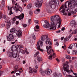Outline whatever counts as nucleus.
I'll return each instance as SVG.
<instances>
[{
  "label": "nucleus",
  "mask_w": 77,
  "mask_h": 77,
  "mask_svg": "<svg viewBox=\"0 0 77 77\" xmlns=\"http://www.w3.org/2000/svg\"><path fill=\"white\" fill-rule=\"evenodd\" d=\"M37 61L35 60H34L35 63H37V62H41V61H42V58L41 57H38L37 58Z\"/></svg>",
  "instance_id": "15"
},
{
  "label": "nucleus",
  "mask_w": 77,
  "mask_h": 77,
  "mask_svg": "<svg viewBox=\"0 0 77 77\" xmlns=\"http://www.w3.org/2000/svg\"><path fill=\"white\" fill-rule=\"evenodd\" d=\"M72 46H73V45L72 44H71L70 46L68 48H70V49H72Z\"/></svg>",
  "instance_id": "34"
},
{
  "label": "nucleus",
  "mask_w": 77,
  "mask_h": 77,
  "mask_svg": "<svg viewBox=\"0 0 77 77\" xmlns=\"http://www.w3.org/2000/svg\"><path fill=\"white\" fill-rule=\"evenodd\" d=\"M2 16H3V15L2 14V12L0 11V18H2Z\"/></svg>",
  "instance_id": "43"
},
{
  "label": "nucleus",
  "mask_w": 77,
  "mask_h": 77,
  "mask_svg": "<svg viewBox=\"0 0 77 77\" xmlns=\"http://www.w3.org/2000/svg\"><path fill=\"white\" fill-rule=\"evenodd\" d=\"M48 59H49L50 60H52V56L51 55V56H49L48 57Z\"/></svg>",
  "instance_id": "40"
},
{
  "label": "nucleus",
  "mask_w": 77,
  "mask_h": 77,
  "mask_svg": "<svg viewBox=\"0 0 77 77\" xmlns=\"http://www.w3.org/2000/svg\"><path fill=\"white\" fill-rule=\"evenodd\" d=\"M40 12V9H39L38 8L35 11H34V13L35 14H38Z\"/></svg>",
  "instance_id": "22"
},
{
  "label": "nucleus",
  "mask_w": 77,
  "mask_h": 77,
  "mask_svg": "<svg viewBox=\"0 0 77 77\" xmlns=\"http://www.w3.org/2000/svg\"><path fill=\"white\" fill-rule=\"evenodd\" d=\"M70 25L72 27H75L76 24L75 20H73L70 22Z\"/></svg>",
  "instance_id": "14"
},
{
  "label": "nucleus",
  "mask_w": 77,
  "mask_h": 77,
  "mask_svg": "<svg viewBox=\"0 0 77 77\" xmlns=\"http://www.w3.org/2000/svg\"><path fill=\"white\" fill-rule=\"evenodd\" d=\"M25 51L26 52V54H29V52L27 51V49H25Z\"/></svg>",
  "instance_id": "50"
},
{
  "label": "nucleus",
  "mask_w": 77,
  "mask_h": 77,
  "mask_svg": "<svg viewBox=\"0 0 77 77\" xmlns=\"http://www.w3.org/2000/svg\"><path fill=\"white\" fill-rule=\"evenodd\" d=\"M24 17V14H22L19 16H16L15 17L16 18H18L20 20H22V19Z\"/></svg>",
  "instance_id": "12"
},
{
  "label": "nucleus",
  "mask_w": 77,
  "mask_h": 77,
  "mask_svg": "<svg viewBox=\"0 0 77 77\" xmlns=\"http://www.w3.org/2000/svg\"><path fill=\"white\" fill-rule=\"evenodd\" d=\"M16 74L17 75H20V74L18 73H16Z\"/></svg>",
  "instance_id": "61"
},
{
  "label": "nucleus",
  "mask_w": 77,
  "mask_h": 77,
  "mask_svg": "<svg viewBox=\"0 0 77 77\" xmlns=\"http://www.w3.org/2000/svg\"><path fill=\"white\" fill-rule=\"evenodd\" d=\"M4 18L6 20H9V18L7 16H6V15H4Z\"/></svg>",
  "instance_id": "33"
},
{
  "label": "nucleus",
  "mask_w": 77,
  "mask_h": 77,
  "mask_svg": "<svg viewBox=\"0 0 77 77\" xmlns=\"http://www.w3.org/2000/svg\"><path fill=\"white\" fill-rule=\"evenodd\" d=\"M50 20L51 26H50V30H55L57 24H58V27H60L62 20L59 15H56L52 16L51 17Z\"/></svg>",
  "instance_id": "1"
},
{
  "label": "nucleus",
  "mask_w": 77,
  "mask_h": 77,
  "mask_svg": "<svg viewBox=\"0 0 77 77\" xmlns=\"http://www.w3.org/2000/svg\"><path fill=\"white\" fill-rule=\"evenodd\" d=\"M51 48V46H50L49 47L48 46H46V49L47 50V53L48 54L51 55L52 54H53V53H54V51H53V50H50L49 52H48V51Z\"/></svg>",
  "instance_id": "7"
},
{
  "label": "nucleus",
  "mask_w": 77,
  "mask_h": 77,
  "mask_svg": "<svg viewBox=\"0 0 77 77\" xmlns=\"http://www.w3.org/2000/svg\"><path fill=\"white\" fill-rule=\"evenodd\" d=\"M69 39V37H66V38H64V42H66V41H68Z\"/></svg>",
  "instance_id": "27"
},
{
  "label": "nucleus",
  "mask_w": 77,
  "mask_h": 77,
  "mask_svg": "<svg viewBox=\"0 0 77 77\" xmlns=\"http://www.w3.org/2000/svg\"><path fill=\"white\" fill-rule=\"evenodd\" d=\"M66 77H74V76L66 75Z\"/></svg>",
  "instance_id": "42"
},
{
  "label": "nucleus",
  "mask_w": 77,
  "mask_h": 77,
  "mask_svg": "<svg viewBox=\"0 0 77 77\" xmlns=\"http://www.w3.org/2000/svg\"><path fill=\"white\" fill-rule=\"evenodd\" d=\"M31 22V19H29L28 20V23L29 24H30V22Z\"/></svg>",
  "instance_id": "54"
},
{
  "label": "nucleus",
  "mask_w": 77,
  "mask_h": 77,
  "mask_svg": "<svg viewBox=\"0 0 77 77\" xmlns=\"http://www.w3.org/2000/svg\"><path fill=\"white\" fill-rule=\"evenodd\" d=\"M67 53H68V54H69L70 53V51H69V49H67Z\"/></svg>",
  "instance_id": "56"
},
{
  "label": "nucleus",
  "mask_w": 77,
  "mask_h": 77,
  "mask_svg": "<svg viewBox=\"0 0 77 77\" xmlns=\"http://www.w3.org/2000/svg\"><path fill=\"white\" fill-rule=\"evenodd\" d=\"M5 26V25L4 24H3L1 25V27H4Z\"/></svg>",
  "instance_id": "53"
},
{
  "label": "nucleus",
  "mask_w": 77,
  "mask_h": 77,
  "mask_svg": "<svg viewBox=\"0 0 77 77\" xmlns=\"http://www.w3.org/2000/svg\"><path fill=\"white\" fill-rule=\"evenodd\" d=\"M57 73H55L53 74V76H54V77H57Z\"/></svg>",
  "instance_id": "41"
},
{
  "label": "nucleus",
  "mask_w": 77,
  "mask_h": 77,
  "mask_svg": "<svg viewBox=\"0 0 77 77\" xmlns=\"http://www.w3.org/2000/svg\"><path fill=\"white\" fill-rule=\"evenodd\" d=\"M7 55L9 57H13V53L12 52L8 53H7Z\"/></svg>",
  "instance_id": "24"
},
{
  "label": "nucleus",
  "mask_w": 77,
  "mask_h": 77,
  "mask_svg": "<svg viewBox=\"0 0 77 77\" xmlns=\"http://www.w3.org/2000/svg\"><path fill=\"white\" fill-rule=\"evenodd\" d=\"M35 28H36L37 29H39V26L38 25H37L35 26Z\"/></svg>",
  "instance_id": "49"
},
{
  "label": "nucleus",
  "mask_w": 77,
  "mask_h": 77,
  "mask_svg": "<svg viewBox=\"0 0 77 77\" xmlns=\"http://www.w3.org/2000/svg\"><path fill=\"white\" fill-rule=\"evenodd\" d=\"M56 54L53 53L52 54L53 57V58H55V57H56Z\"/></svg>",
  "instance_id": "37"
},
{
  "label": "nucleus",
  "mask_w": 77,
  "mask_h": 77,
  "mask_svg": "<svg viewBox=\"0 0 77 77\" xmlns=\"http://www.w3.org/2000/svg\"><path fill=\"white\" fill-rule=\"evenodd\" d=\"M29 73H31V74L33 73V71H32V68L31 67H29Z\"/></svg>",
  "instance_id": "31"
},
{
  "label": "nucleus",
  "mask_w": 77,
  "mask_h": 77,
  "mask_svg": "<svg viewBox=\"0 0 77 77\" xmlns=\"http://www.w3.org/2000/svg\"><path fill=\"white\" fill-rule=\"evenodd\" d=\"M17 3H16L15 4V7L14 8V9L15 10V11H22V8L19 5H17Z\"/></svg>",
  "instance_id": "8"
},
{
  "label": "nucleus",
  "mask_w": 77,
  "mask_h": 77,
  "mask_svg": "<svg viewBox=\"0 0 77 77\" xmlns=\"http://www.w3.org/2000/svg\"><path fill=\"white\" fill-rule=\"evenodd\" d=\"M29 14L30 15H33V13L32 12V11H30L29 12Z\"/></svg>",
  "instance_id": "36"
},
{
  "label": "nucleus",
  "mask_w": 77,
  "mask_h": 77,
  "mask_svg": "<svg viewBox=\"0 0 77 77\" xmlns=\"http://www.w3.org/2000/svg\"><path fill=\"white\" fill-rule=\"evenodd\" d=\"M73 5H74V6H76L77 7V3H76L75 2H74L73 3ZM75 11H76L77 12V8H75Z\"/></svg>",
  "instance_id": "25"
},
{
  "label": "nucleus",
  "mask_w": 77,
  "mask_h": 77,
  "mask_svg": "<svg viewBox=\"0 0 77 77\" xmlns=\"http://www.w3.org/2000/svg\"><path fill=\"white\" fill-rule=\"evenodd\" d=\"M31 7H32V4H30L28 5L27 8V9H29L31 8Z\"/></svg>",
  "instance_id": "28"
},
{
  "label": "nucleus",
  "mask_w": 77,
  "mask_h": 77,
  "mask_svg": "<svg viewBox=\"0 0 77 77\" xmlns=\"http://www.w3.org/2000/svg\"><path fill=\"white\" fill-rule=\"evenodd\" d=\"M33 71L34 72H35V73H37V70H36V69H33Z\"/></svg>",
  "instance_id": "39"
},
{
  "label": "nucleus",
  "mask_w": 77,
  "mask_h": 77,
  "mask_svg": "<svg viewBox=\"0 0 77 77\" xmlns=\"http://www.w3.org/2000/svg\"><path fill=\"white\" fill-rule=\"evenodd\" d=\"M58 77H62V73H59L58 75Z\"/></svg>",
  "instance_id": "48"
},
{
  "label": "nucleus",
  "mask_w": 77,
  "mask_h": 77,
  "mask_svg": "<svg viewBox=\"0 0 77 77\" xmlns=\"http://www.w3.org/2000/svg\"><path fill=\"white\" fill-rule=\"evenodd\" d=\"M16 20V19H15V18L14 17L13 19V21H15Z\"/></svg>",
  "instance_id": "60"
},
{
  "label": "nucleus",
  "mask_w": 77,
  "mask_h": 77,
  "mask_svg": "<svg viewBox=\"0 0 77 77\" xmlns=\"http://www.w3.org/2000/svg\"><path fill=\"white\" fill-rule=\"evenodd\" d=\"M57 0H53V1H51L49 3V5L50 6L52 9H55L56 8V5L57 4Z\"/></svg>",
  "instance_id": "4"
},
{
  "label": "nucleus",
  "mask_w": 77,
  "mask_h": 77,
  "mask_svg": "<svg viewBox=\"0 0 77 77\" xmlns=\"http://www.w3.org/2000/svg\"><path fill=\"white\" fill-rule=\"evenodd\" d=\"M56 45H57V46H59V43L57 42L56 43Z\"/></svg>",
  "instance_id": "63"
},
{
  "label": "nucleus",
  "mask_w": 77,
  "mask_h": 77,
  "mask_svg": "<svg viewBox=\"0 0 77 77\" xmlns=\"http://www.w3.org/2000/svg\"><path fill=\"white\" fill-rule=\"evenodd\" d=\"M63 68L64 71H66L68 74H70V71L69 70V66L67 64H64L63 65Z\"/></svg>",
  "instance_id": "6"
},
{
  "label": "nucleus",
  "mask_w": 77,
  "mask_h": 77,
  "mask_svg": "<svg viewBox=\"0 0 77 77\" xmlns=\"http://www.w3.org/2000/svg\"><path fill=\"white\" fill-rule=\"evenodd\" d=\"M18 23H19V22H18V21H16V24H18Z\"/></svg>",
  "instance_id": "64"
},
{
  "label": "nucleus",
  "mask_w": 77,
  "mask_h": 77,
  "mask_svg": "<svg viewBox=\"0 0 77 77\" xmlns=\"http://www.w3.org/2000/svg\"><path fill=\"white\" fill-rule=\"evenodd\" d=\"M42 45H43V42L42 41L39 40V42H37V48L39 51H40L41 52H43L44 51L43 49L41 48L42 47Z\"/></svg>",
  "instance_id": "3"
},
{
  "label": "nucleus",
  "mask_w": 77,
  "mask_h": 77,
  "mask_svg": "<svg viewBox=\"0 0 77 77\" xmlns=\"http://www.w3.org/2000/svg\"><path fill=\"white\" fill-rule=\"evenodd\" d=\"M17 70H18V69H15L14 70V71H15V72H17V71H18Z\"/></svg>",
  "instance_id": "58"
},
{
  "label": "nucleus",
  "mask_w": 77,
  "mask_h": 77,
  "mask_svg": "<svg viewBox=\"0 0 77 77\" xmlns=\"http://www.w3.org/2000/svg\"><path fill=\"white\" fill-rule=\"evenodd\" d=\"M66 57L67 59H71V57L68 55H66Z\"/></svg>",
  "instance_id": "30"
},
{
  "label": "nucleus",
  "mask_w": 77,
  "mask_h": 77,
  "mask_svg": "<svg viewBox=\"0 0 77 77\" xmlns=\"http://www.w3.org/2000/svg\"><path fill=\"white\" fill-rule=\"evenodd\" d=\"M60 12L62 13H64L65 12V9L63 6H62L60 9Z\"/></svg>",
  "instance_id": "16"
},
{
  "label": "nucleus",
  "mask_w": 77,
  "mask_h": 77,
  "mask_svg": "<svg viewBox=\"0 0 77 77\" xmlns=\"http://www.w3.org/2000/svg\"><path fill=\"white\" fill-rule=\"evenodd\" d=\"M44 21L45 23H46V24H47L46 25H43V26L45 27V28H46L47 29H48V28H49L50 27V24H49V23L48 22H47V21L44 20Z\"/></svg>",
  "instance_id": "9"
},
{
  "label": "nucleus",
  "mask_w": 77,
  "mask_h": 77,
  "mask_svg": "<svg viewBox=\"0 0 77 77\" xmlns=\"http://www.w3.org/2000/svg\"><path fill=\"white\" fill-rule=\"evenodd\" d=\"M11 26V23H7V29L9 28L10 27V26Z\"/></svg>",
  "instance_id": "32"
},
{
  "label": "nucleus",
  "mask_w": 77,
  "mask_h": 77,
  "mask_svg": "<svg viewBox=\"0 0 77 77\" xmlns=\"http://www.w3.org/2000/svg\"><path fill=\"white\" fill-rule=\"evenodd\" d=\"M64 30H65V27H63L61 29V30L63 31Z\"/></svg>",
  "instance_id": "62"
},
{
  "label": "nucleus",
  "mask_w": 77,
  "mask_h": 77,
  "mask_svg": "<svg viewBox=\"0 0 77 77\" xmlns=\"http://www.w3.org/2000/svg\"><path fill=\"white\" fill-rule=\"evenodd\" d=\"M63 15H68V14L66 13H63Z\"/></svg>",
  "instance_id": "57"
},
{
  "label": "nucleus",
  "mask_w": 77,
  "mask_h": 77,
  "mask_svg": "<svg viewBox=\"0 0 77 77\" xmlns=\"http://www.w3.org/2000/svg\"><path fill=\"white\" fill-rule=\"evenodd\" d=\"M15 69H18V68H19V66L16 65V66H15Z\"/></svg>",
  "instance_id": "44"
},
{
  "label": "nucleus",
  "mask_w": 77,
  "mask_h": 77,
  "mask_svg": "<svg viewBox=\"0 0 77 77\" xmlns=\"http://www.w3.org/2000/svg\"><path fill=\"white\" fill-rule=\"evenodd\" d=\"M51 72H52L51 70L49 69V68L45 70V73L47 75H50V74H51Z\"/></svg>",
  "instance_id": "13"
},
{
  "label": "nucleus",
  "mask_w": 77,
  "mask_h": 77,
  "mask_svg": "<svg viewBox=\"0 0 77 77\" xmlns=\"http://www.w3.org/2000/svg\"><path fill=\"white\" fill-rule=\"evenodd\" d=\"M47 12L50 13L51 12V8H49L47 9Z\"/></svg>",
  "instance_id": "29"
},
{
  "label": "nucleus",
  "mask_w": 77,
  "mask_h": 77,
  "mask_svg": "<svg viewBox=\"0 0 77 77\" xmlns=\"http://www.w3.org/2000/svg\"><path fill=\"white\" fill-rule=\"evenodd\" d=\"M35 6L37 8H40L42 5V0H36L35 2Z\"/></svg>",
  "instance_id": "5"
},
{
  "label": "nucleus",
  "mask_w": 77,
  "mask_h": 77,
  "mask_svg": "<svg viewBox=\"0 0 77 77\" xmlns=\"http://www.w3.org/2000/svg\"><path fill=\"white\" fill-rule=\"evenodd\" d=\"M5 22L7 23H10L11 24V22H10V20H9L8 19L6 20L5 21Z\"/></svg>",
  "instance_id": "38"
},
{
  "label": "nucleus",
  "mask_w": 77,
  "mask_h": 77,
  "mask_svg": "<svg viewBox=\"0 0 77 77\" xmlns=\"http://www.w3.org/2000/svg\"><path fill=\"white\" fill-rule=\"evenodd\" d=\"M13 8V7H11L9 6H8V10L9 11H10L9 13L8 14V15H11V14H13V13H12V9Z\"/></svg>",
  "instance_id": "17"
},
{
  "label": "nucleus",
  "mask_w": 77,
  "mask_h": 77,
  "mask_svg": "<svg viewBox=\"0 0 77 77\" xmlns=\"http://www.w3.org/2000/svg\"><path fill=\"white\" fill-rule=\"evenodd\" d=\"M40 72L41 73V74L42 75H45V73L44 72V71L42 68H41L40 69Z\"/></svg>",
  "instance_id": "19"
},
{
  "label": "nucleus",
  "mask_w": 77,
  "mask_h": 77,
  "mask_svg": "<svg viewBox=\"0 0 77 77\" xmlns=\"http://www.w3.org/2000/svg\"><path fill=\"white\" fill-rule=\"evenodd\" d=\"M34 21L35 24H38V22H39V21L38 20H36Z\"/></svg>",
  "instance_id": "46"
},
{
  "label": "nucleus",
  "mask_w": 77,
  "mask_h": 77,
  "mask_svg": "<svg viewBox=\"0 0 77 77\" xmlns=\"http://www.w3.org/2000/svg\"><path fill=\"white\" fill-rule=\"evenodd\" d=\"M13 57L14 58H18L19 57V55L17 53H14L13 54Z\"/></svg>",
  "instance_id": "20"
},
{
  "label": "nucleus",
  "mask_w": 77,
  "mask_h": 77,
  "mask_svg": "<svg viewBox=\"0 0 77 77\" xmlns=\"http://www.w3.org/2000/svg\"><path fill=\"white\" fill-rule=\"evenodd\" d=\"M15 32L16 34L18 37L22 36V32L21 30H19L18 31L17 30H16Z\"/></svg>",
  "instance_id": "10"
},
{
  "label": "nucleus",
  "mask_w": 77,
  "mask_h": 77,
  "mask_svg": "<svg viewBox=\"0 0 77 77\" xmlns=\"http://www.w3.org/2000/svg\"><path fill=\"white\" fill-rule=\"evenodd\" d=\"M70 71L71 72H72L73 73V74H74V75H77V73H74V72H73V71H72V69H70Z\"/></svg>",
  "instance_id": "47"
},
{
  "label": "nucleus",
  "mask_w": 77,
  "mask_h": 77,
  "mask_svg": "<svg viewBox=\"0 0 77 77\" xmlns=\"http://www.w3.org/2000/svg\"><path fill=\"white\" fill-rule=\"evenodd\" d=\"M14 39V35H12L11 34H9L8 37H7V39L8 41H11V39Z\"/></svg>",
  "instance_id": "11"
},
{
  "label": "nucleus",
  "mask_w": 77,
  "mask_h": 77,
  "mask_svg": "<svg viewBox=\"0 0 77 77\" xmlns=\"http://www.w3.org/2000/svg\"><path fill=\"white\" fill-rule=\"evenodd\" d=\"M16 30H16L14 28H12L10 29V32L11 33H16V32L15 31Z\"/></svg>",
  "instance_id": "21"
},
{
  "label": "nucleus",
  "mask_w": 77,
  "mask_h": 77,
  "mask_svg": "<svg viewBox=\"0 0 77 77\" xmlns=\"http://www.w3.org/2000/svg\"><path fill=\"white\" fill-rule=\"evenodd\" d=\"M67 6H68V7H69L72 6V4H71V2H69L67 4H65V8H67Z\"/></svg>",
  "instance_id": "18"
},
{
  "label": "nucleus",
  "mask_w": 77,
  "mask_h": 77,
  "mask_svg": "<svg viewBox=\"0 0 77 77\" xmlns=\"http://www.w3.org/2000/svg\"><path fill=\"white\" fill-rule=\"evenodd\" d=\"M73 34H76L77 33V29L74 30L72 32Z\"/></svg>",
  "instance_id": "35"
},
{
  "label": "nucleus",
  "mask_w": 77,
  "mask_h": 77,
  "mask_svg": "<svg viewBox=\"0 0 77 77\" xmlns=\"http://www.w3.org/2000/svg\"><path fill=\"white\" fill-rule=\"evenodd\" d=\"M35 68V69H38V65H36Z\"/></svg>",
  "instance_id": "52"
},
{
  "label": "nucleus",
  "mask_w": 77,
  "mask_h": 77,
  "mask_svg": "<svg viewBox=\"0 0 77 77\" xmlns=\"http://www.w3.org/2000/svg\"><path fill=\"white\" fill-rule=\"evenodd\" d=\"M22 2H27L28 0H21Z\"/></svg>",
  "instance_id": "59"
},
{
  "label": "nucleus",
  "mask_w": 77,
  "mask_h": 77,
  "mask_svg": "<svg viewBox=\"0 0 77 77\" xmlns=\"http://www.w3.org/2000/svg\"><path fill=\"white\" fill-rule=\"evenodd\" d=\"M17 47L15 46H13L11 50V51H16V50H17Z\"/></svg>",
  "instance_id": "23"
},
{
  "label": "nucleus",
  "mask_w": 77,
  "mask_h": 77,
  "mask_svg": "<svg viewBox=\"0 0 77 77\" xmlns=\"http://www.w3.org/2000/svg\"><path fill=\"white\" fill-rule=\"evenodd\" d=\"M46 39L47 40L45 41V43L46 44H49L51 45H52V43L50 41V39L48 38V35H42L41 37V40L42 41H45V40Z\"/></svg>",
  "instance_id": "2"
},
{
  "label": "nucleus",
  "mask_w": 77,
  "mask_h": 77,
  "mask_svg": "<svg viewBox=\"0 0 77 77\" xmlns=\"http://www.w3.org/2000/svg\"><path fill=\"white\" fill-rule=\"evenodd\" d=\"M56 60L57 61V62H60V60H59V59L57 58L56 59Z\"/></svg>",
  "instance_id": "55"
},
{
  "label": "nucleus",
  "mask_w": 77,
  "mask_h": 77,
  "mask_svg": "<svg viewBox=\"0 0 77 77\" xmlns=\"http://www.w3.org/2000/svg\"><path fill=\"white\" fill-rule=\"evenodd\" d=\"M19 49V52H20V53L21 52L22 54H24V53H25V51H24L23 50L21 49Z\"/></svg>",
  "instance_id": "26"
},
{
  "label": "nucleus",
  "mask_w": 77,
  "mask_h": 77,
  "mask_svg": "<svg viewBox=\"0 0 77 77\" xmlns=\"http://www.w3.org/2000/svg\"><path fill=\"white\" fill-rule=\"evenodd\" d=\"M32 37L33 38V39H35V35H34V34H32Z\"/></svg>",
  "instance_id": "45"
},
{
  "label": "nucleus",
  "mask_w": 77,
  "mask_h": 77,
  "mask_svg": "<svg viewBox=\"0 0 77 77\" xmlns=\"http://www.w3.org/2000/svg\"><path fill=\"white\" fill-rule=\"evenodd\" d=\"M23 27H27V24H25L23 25Z\"/></svg>",
  "instance_id": "51"
}]
</instances>
